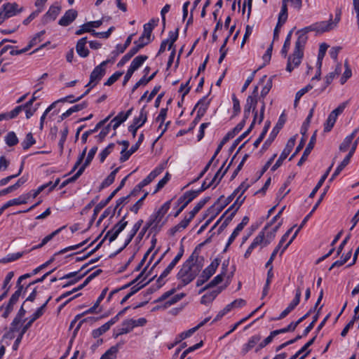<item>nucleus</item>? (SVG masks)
Listing matches in <instances>:
<instances>
[{
	"instance_id": "17",
	"label": "nucleus",
	"mask_w": 359,
	"mask_h": 359,
	"mask_svg": "<svg viewBox=\"0 0 359 359\" xmlns=\"http://www.w3.org/2000/svg\"><path fill=\"white\" fill-rule=\"evenodd\" d=\"M78 13L76 10L69 9L60 19L58 24L63 27L69 25L76 18Z\"/></svg>"
},
{
	"instance_id": "19",
	"label": "nucleus",
	"mask_w": 359,
	"mask_h": 359,
	"mask_svg": "<svg viewBox=\"0 0 359 359\" xmlns=\"http://www.w3.org/2000/svg\"><path fill=\"white\" fill-rule=\"evenodd\" d=\"M61 11L60 6L57 4L52 5L43 17L44 22L55 20Z\"/></svg>"
},
{
	"instance_id": "62",
	"label": "nucleus",
	"mask_w": 359,
	"mask_h": 359,
	"mask_svg": "<svg viewBox=\"0 0 359 359\" xmlns=\"http://www.w3.org/2000/svg\"><path fill=\"white\" fill-rule=\"evenodd\" d=\"M246 304L245 300L243 299H237L232 302L231 303L226 305V307L229 308V311L234 308H240L243 307Z\"/></svg>"
},
{
	"instance_id": "24",
	"label": "nucleus",
	"mask_w": 359,
	"mask_h": 359,
	"mask_svg": "<svg viewBox=\"0 0 359 359\" xmlns=\"http://www.w3.org/2000/svg\"><path fill=\"white\" fill-rule=\"evenodd\" d=\"M198 196V192L194 191H189L184 194L183 196L180 197L177 200V203H182V206L186 208L187 205L191 203L195 198Z\"/></svg>"
},
{
	"instance_id": "28",
	"label": "nucleus",
	"mask_w": 359,
	"mask_h": 359,
	"mask_svg": "<svg viewBox=\"0 0 359 359\" xmlns=\"http://www.w3.org/2000/svg\"><path fill=\"white\" fill-rule=\"evenodd\" d=\"M298 35V38L295 42V46L294 50L297 52L304 53V49L305 45L308 40L307 35L304 34H297Z\"/></svg>"
},
{
	"instance_id": "54",
	"label": "nucleus",
	"mask_w": 359,
	"mask_h": 359,
	"mask_svg": "<svg viewBox=\"0 0 359 359\" xmlns=\"http://www.w3.org/2000/svg\"><path fill=\"white\" fill-rule=\"evenodd\" d=\"M109 329L110 328L109 327V325H107L106 323H104L99 328L93 330L92 331V336L95 339L98 338L99 337H100L101 335H102L103 334L107 332Z\"/></svg>"
},
{
	"instance_id": "49",
	"label": "nucleus",
	"mask_w": 359,
	"mask_h": 359,
	"mask_svg": "<svg viewBox=\"0 0 359 359\" xmlns=\"http://www.w3.org/2000/svg\"><path fill=\"white\" fill-rule=\"evenodd\" d=\"M24 164H25V162L24 161H22L21 163V165H20V169H19V171L17 174H15V175H9L5 178H3L0 180V187H3L6 184H7L11 180L17 177L18 176H19L21 172H22V170H23V168H24Z\"/></svg>"
},
{
	"instance_id": "15",
	"label": "nucleus",
	"mask_w": 359,
	"mask_h": 359,
	"mask_svg": "<svg viewBox=\"0 0 359 359\" xmlns=\"http://www.w3.org/2000/svg\"><path fill=\"white\" fill-rule=\"evenodd\" d=\"M328 45H327L325 43H323L320 45L319 47V51L318 54V60H317V66L318 68V70L317 71V73L315 76L312 78L311 81H314L315 79L319 80L320 76V68L323 63V57L325 55L326 51L328 48Z\"/></svg>"
},
{
	"instance_id": "11",
	"label": "nucleus",
	"mask_w": 359,
	"mask_h": 359,
	"mask_svg": "<svg viewBox=\"0 0 359 359\" xmlns=\"http://www.w3.org/2000/svg\"><path fill=\"white\" fill-rule=\"evenodd\" d=\"M264 232L260 231L259 233V234L254 238L252 243L250 244V245L247 249V250L244 255L245 258H248L250 257V255H251L252 250L257 245L262 244V243H264V246H266L268 244H269L270 240L269 241L266 240L265 241H264Z\"/></svg>"
},
{
	"instance_id": "12",
	"label": "nucleus",
	"mask_w": 359,
	"mask_h": 359,
	"mask_svg": "<svg viewBox=\"0 0 359 359\" xmlns=\"http://www.w3.org/2000/svg\"><path fill=\"white\" fill-rule=\"evenodd\" d=\"M171 200L168 201L159 208V210L154 215H151L150 219L157 226L164 215L168 212L170 208Z\"/></svg>"
},
{
	"instance_id": "22",
	"label": "nucleus",
	"mask_w": 359,
	"mask_h": 359,
	"mask_svg": "<svg viewBox=\"0 0 359 359\" xmlns=\"http://www.w3.org/2000/svg\"><path fill=\"white\" fill-rule=\"evenodd\" d=\"M261 339H262V336L259 334L252 336L249 339L248 343H246L245 344L243 345V346L242 348V353L243 354L247 353L250 350L253 348L257 344H259Z\"/></svg>"
},
{
	"instance_id": "41",
	"label": "nucleus",
	"mask_w": 359,
	"mask_h": 359,
	"mask_svg": "<svg viewBox=\"0 0 359 359\" xmlns=\"http://www.w3.org/2000/svg\"><path fill=\"white\" fill-rule=\"evenodd\" d=\"M287 5H282L277 24L283 26L287 20Z\"/></svg>"
},
{
	"instance_id": "3",
	"label": "nucleus",
	"mask_w": 359,
	"mask_h": 359,
	"mask_svg": "<svg viewBox=\"0 0 359 359\" xmlns=\"http://www.w3.org/2000/svg\"><path fill=\"white\" fill-rule=\"evenodd\" d=\"M22 11V8H18V5L16 3L4 4L0 8V24L4 22L6 19L15 15Z\"/></svg>"
},
{
	"instance_id": "1",
	"label": "nucleus",
	"mask_w": 359,
	"mask_h": 359,
	"mask_svg": "<svg viewBox=\"0 0 359 359\" xmlns=\"http://www.w3.org/2000/svg\"><path fill=\"white\" fill-rule=\"evenodd\" d=\"M203 257L199 256L196 249L194 250L177 274V278L182 282V285H178V289L195 279L203 267Z\"/></svg>"
},
{
	"instance_id": "9",
	"label": "nucleus",
	"mask_w": 359,
	"mask_h": 359,
	"mask_svg": "<svg viewBox=\"0 0 359 359\" xmlns=\"http://www.w3.org/2000/svg\"><path fill=\"white\" fill-rule=\"evenodd\" d=\"M50 299V297H49L46 302L41 306L38 309L33 313L32 316L30 320L22 327V334H25V332L27 331V330L32 326V323L36 320L38 318H39L45 311V309L46 308L47 304L48 303L49 300Z\"/></svg>"
},
{
	"instance_id": "27",
	"label": "nucleus",
	"mask_w": 359,
	"mask_h": 359,
	"mask_svg": "<svg viewBox=\"0 0 359 359\" xmlns=\"http://www.w3.org/2000/svg\"><path fill=\"white\" fill-rule=\"evenodd\" d=\"M158 19H151L149 22L144 25V31L141 36L147 37L148 39H151V32L153 29L157 26Z\"/></svg>"
},
{
	"instance_id": "18",
	"label": "nucleus",
	"mask_w": 359,
	"mask_h": 359,
	"mask_svg": "<svg viewBox=\"0 0 359 359\" xmlns=\"http://www.w3.org/2000/svg\"><path fill=\"white\" fill-rule=\"evenodd\" d=\"M316 133L317 131H315L313 135L311 137L309 144H307L305 150L304 151V153L301 158L297 163L298 166H301L304 163V161L307 159L309 155L310 154L311 151L313 149L316 142Z\"/></svg>"
},
{
	"instance_id": "42",
	"label": "nucleus",
	"mask_w": 359,
	"mask_h": 359,
	"mask_svg": "<svg viewBox=\"0 0 359 359\" xmlns=\"http://www.w3.org/2000/svg\"><path fill=\"white\" fill-rule=\"evenodd\" d=\"M257 104V98L254 97H248L244 109H248L250 111L252 110L253 114L255 115V112H257L256 111Z\"/></svg>"
},
{
	"instance_id": "5",
	"label": "nucleus",
	"mask_w": 359,
	"mask_h": 359,
	"mask_svg": "<svg viewBox=\"0 0 359 359\" xmlns=\"http://www.w3.org/2000/svg\"><path fill=\"white\" fill-rule=\"evenodd\" d=\"M183 254L184 247L183 245H181L177 255L175 256V257L172 259V261L168 264V266L165 269V270L161 273V274L158 277L157 280L158 288H160L164 284L163 281V278H165L170 274V273L172 271V270L174 269V267L182 257Z\"/></svg>"
},
{
	"instance_id": "50",
	"label": "nucleus",
	"mask_w": 359,
	"mask_h": 359,
	"mask_svg": "<svg viewBox=\"0 0 359 359\" xmlns=\"http://www.w3.org/2000/svg\"><path fill=\"white\" fill-rule=\"evenodd\" d=\"M5 142L9 147H13L18 143V138L14 132H9L5 137Z\"/></svg>"
},
{
	"instance_id": "32",
	"label": "nucleus",
	"mask_w": 359,
	"mask_h": 359,
	"mask_svg": "<svg viewBox=\"0 0 359 359\" xmlns=\"http://www.w3.org/2000/svg\"><path fill=\"white\" fill-rule=\"evenodd\" d=\"M351 157L348 155L344 158V160L341 162V163L337 166L333 174L332 175L329 182H332L339 173L343 170V169L349 163Z\"/></svg>"
},
{
	"instance_id": "34",
	"label": "nucleus",
	"mask_w": 359,
	"mask_h": 359,
	"mask_svg": "<svg viewBox=\"0 0 359 359\" xmlns=\"http://www.w3.org/2000/svg\"><path fill=\"white\" fill-rule=\"evenodd\" d=\"M121 345L117 344L115 346H111L109 349H108L100 359H114L116 357V354L118 351L119 347Z\"/></svg>"
},
{
	"instance_id": "33",
	"label": "nucleus",
	"mask_w": 359,
	"mask_h": 359,
	"mask_svg": "<svg viewBox=\"0 0 359 359\" xmlns=\"http://www.w3.org/2000/svg\"><path fill=\"white\" fill-rule=\"evenodd\" d=\"M224 162L222 167L217 170V172L215 173V176L212 179V182L215 184V187L220 182L222 177L224 176L226 172H227L228 169L229 168L231 163L229 164V165L224 169V171H222V169L225 165Z\"/></svg>"
},
{
	"instance_id": "63",
	"label": "nucleus",
	"mask_w": 359,
	"mask_h": 359,
	"mask_svg": "<svg viewBox=\"0 0 359 359\" xmlns=\"http://www.w3.org/2000/svg\"><path fill=\"white\" fill-rule=\"evenodd\" d=\"M123 75L122 72H116L104 83V86H111Z\"/></svg>"
},
{
	"instance_id": "61",
	"label": "nucleus",
	"mask_w": 359,
	"mask_h": 359,
	"mask_svg": "<svg viewBox=\"0 0 359 359\" xmlns=\"http://www.w3.org/2000/svg\"><path fill=\"white\" fill-rule=\"evenodd\" d=\"M83 174V169H79V170L76 172V173L72 176V177L65 180L61 184L60 189H62L65 187L69 183L73 182L76 181L81 175Z\"/></svg>"
},
{
	"instance_id": "31",
	"label": "nucleus",
	"mask_w": 359,
	"mask_h": 359,
	"mask_svg": "<svg viewBox=\"0 0 359 359\" xmlns=\"http://www.w3.org/2000/svg\"><path fill=\"white\" fill-rule=\"evenodd\" d=\"M189 223L190 221L187 219V216H185L183 220L169 230L170 234L174 236L177 232L184 230Z\"/></svg>"
},
{
	"instance_id": "40",
	"label": "nucleus",
	"mask_w": 359,
	"mask_h": 359,
	"mask_svg": "<svg viewBox=\"0 0 359 359\" xmlns=\"http://www.w3.org/2000/svg\"><path fill=\"white\" fill-rule=\"evenodd\" d=\"M97 151V147H93L90 149L84 163L80 167L79 169H83V172L85 170L86 168L88 166L91 161H93Z\"/></svg>"
},
{
	"instance_id": "44",
	"label": "nucleus",
	"mask_w": 359,
	"mask_h": 359,
	"mask_svg": "<svg viewBox=\"0 0 359 359\" xmlns=\"http://www.w3.org/2000/svg\"><path fill=\"white\" fill-rule=\"evenodd\" d=\"M126 119L123 116V111H121L109 123H111V127L116 130L122 123L126 121Z\"/></svg>"
},
{
	"instance_id": "35",
	"label": "nucleus",
	"mask_w": 359,
	"mask_h": 359,
	"mask_svg": "<svg viewBox=\"0 0 359 359\" xmlns=\"http://www.w3.org/2000/svg\"><path fill=\"white\" fill-rule=\"evenodd\" d=\"M114 197V195L110 194V195L103 201H101L94 208L93 210V217L95 218L97 215V214L101 211L102 208H104Z\"/></svg>"
},
{
	"instance_id": "64",
	"label": "nucleus",
	"mask_w": 359,
	"mask_h": 359,
	"mask_svg": "<svg viewBox=\"0 0 359 359\" xmlns=\"http://www.w3.org/2000/svg\"><path fill=\"white\" fill-rule=\"evenodd\" d=\"M170 177V174L168 172H167L165 174V175L158 182V184L156 185V189L154 191V194H156L161 189H162L167 184V182L169 181Z\"/></svg>"
},
{
	"instance_id": "20",
	"label": "nucleus",
	"mask_w": 359,
	"mask_h": 359,
	"mask_svg": "<svg viewBox=\"0 0 359 359\" xmlns=\"http://www.w3.org/2000/svg\"><path fill=\"white\" fill-rule=\"evenodd\" d=\"M79 271L71 272V273H67V274L63 276L62 277L60 278H59L60 280L70 279L62 287H68L69 285H74V284L76 283L78 281H79L88 273V271H86L84 273H83L82 275L76 277V275L79 273Z\"/></svg>"
},
{
	"instance_id": "6",
	"label": "nucleus",
	"mask_w": 359,
	"mask_h": 359,
	"mask_svg": "<svg viewBox=\"0 0 359 359\" xmlns=\"http://www.w3.org/2000/svg\"><path fill=\"white\" fill-rule=\"evenodd\" d=\"M295 143V139L294 137H291L287 142L285 147L283 151L280 154L278 159L276 161V163L272 166L271 170L275 171L278 169L283 163V161L287 157V156L291 152L294 145Z\"/></svg>"
},
{
	"instance_id": "36",
	"label": "nucleus",
	"mask_w": 359,
	"mask_h": 359,
	"mask_svg": "<svg viewBox=\"0 0 359 359\" xmlns=\"http://www.w3.org/2000/svg\"><path fill=\"white\" fill-rule=\"evenodd\" d=\"M295 27H294L293 29H292L287 34V36H286V39L285 40V42H284V44L283 46V48L280 50V53L282 55V56H283L284 57H286L287 55V53H288V50L290 49V41H291V38H292V32H293V30L294 29Z\"/></svg>"
},
{
	"instance_id": "52",
	"label": "nucleus",
	"mask_w": 359,
	"mask_h": 359,
	"mask_svg": "<svg viewBox=\"0 0 359 359\" xmlns=\"http://www.w3.org/2000/svg\"><path fill=\"white\" fill-rule=\"evenodd\" d=\"M127 215L123 216V217L116 224L114 227L111 229L113 231H115L116 233L119 234L127 226L128 222L126 221Z\"/></svg>"
},
{
	"instance_id": "30",
	"label": "nucleus",
	"mask_w": 359,
	"mask_h": 359,
	"mask_svg": "<svg viewBox=\"0 0 359 359\" xmlns=\"http://www.w3.org/2000/svg\"><path fill=\"white\" fill-rule=\"evenodd\" d=\"M222 290L218 288L217 290H212L210 292H208L204 294L201 297V303L202 304H208L212 302L215 297L221 292Z\"/></svg>"
},
{
	"instance_id": "29",
	"label": "nucleus",
	"mask_w": 359,
	"mask_h": 359,
	"mask_svg": "<svg viewBox=\"0 0 359 359\" xmlns=\"http://www.w3.org/2000/svg\"><path fill=\"white\" fill-rule=\"evenodd\" d=\"M147 59H148V57L147 55H138L133 60L129 68L130 69H132L133 71L135 72L143 65V63Z\"/></svg>"
},
{
	"instance_id": "55",
	"label": "nucleus",
	"mask_w": 359,
	"mask_h": 359,
	"mask_svg": "<svg viewBox=\"0 0 359 359\" xmlns=\"http://www.w3.org/2000/svg\"><path fill=\"white\" fill-rule=\"evenodd\" d=\"M111 127V123H109L104 127H102V129L100 132V133L95 137L97 139L99 142H102L106 136L109 134Z\"/></svg>"
},
{
	"instance_id": "23",
	"label": "nucleus",
	"mask_w": 359,
	"mask_h": 359,
	"mask_svg": "<svg viewBox=\"0 0 359 359\" xmlns=\"http://www.w3.org/2000/svg\"><path fill=\"white\" fill-rule=\"evenodd\" d=\"M134 323L133 319L123 320L121 323V327L118 329V333L116 334L115 337L130 332L133 328H135Z\"/></svg>"
},
{
	"instance_id": "47",
	"label": "nucleus",
	"mask_w": 359,
	"mask_h": 359,
	"mask_svg": "<svg viewBox=\"0 0 359 359\" xmlns=\"http://www.w3.org/2000/svg\"><path fill=\"white\" fill-rule=\"evenodd\" d=\"M298 325H299V322H297V321L292 322L286 327H284V328H282L280 330H273V334H283V333H285L287 332L294 331L296 329V327L298 326Z\"/></svg>"
},
{
	"instance_id": "25",
	"label": "nucleus",
	"mask_w": 359,
	"mask_h": 359,
	"mask_svg": "<svg viewBox=\"0 0 359 359\" xmlns=\"http://www.w3.org/2000/svg\"><path fill=\"white\" fill-rule=\"evenodd\" d=\"M28 200H29L28 195H21L18 198H13L12 200L8 201V202H6L4 205H3L1 206V208L4 211L6 209L8 208L11 206L25 204L27 203Z\"/></svg>"
},
{
	"instance_id": "60",
	"label": "nucleus",
	"mask_w": 359,
	"mask_h": 359,
	"mask_svg": "<svg viewBox=\"0 0 359 359\" xmlns=\"http://www.w3.org/2000/svg\"><path fill=\"white\" fill-rule=\"evenodd\" d=\"M24 252H17L9 254L6 257L3 258L0 262L2 263H8L15 261L23 255Z\"/></svg>"
},
{
	"instance_id": "57",
	"label": "nucleus",
	"mask_w": 359,
	"mask_h": 359,
	"mask_svg": "<svg viewBox=\"0 0 359 359\" xmlns=\"http://www.w3.org/2000/svg\"><path fill=\"white\" fill-rule=\"evenodd\" d=\"M278 334H273V331L270 333V335L267 337L264 340L262 341H259V344H258L257 347L255 349L256 352H258L262 348H264L266 346L269 344L272 341L273 337L277 336Z\"/></svg>"
},
{
	"instance_id": "59",
	"label": "nucleus",
	"mask_w": 359,
	"mask_h": 359,
	"mask_svg": "<svg viewBox=\"0 0 359 359\" xmlns=\"http://www.w3.org/2000/svg\"><path fill=\"white\" fill-rule=\"evenodd\" d=\"M323 306H321L319 309L318 310L316 314L313 316L312 322L305 328V330L303 332V336H306L311 330L313 328L315 323L318 320L320 311L321 310Z\"/></svg>"
},
{
	"instance_id": "39",
	"label": "nucleus",
	"mask_w": 359,
	"mask_h": 359,
	"mask_svg": "<svg viewBox=\"0 0 359 359\" xmlns=\"http://www.w3.org/2000/svg\"><path fill=\"white\" fill-rule=\"evenodd\" d=\"M315 211H313V210H311V211L304 217V219H303V221L302 222V224L300 225V226L299 227V229L295 231V233H294V235L292 236V237L291 238V239L290 240V241L285 245V246L283 248L282 251H281V254L287 248V247L292 243V242L293 241V240L295 238V237L297 236L299 229L306 224V222L308 221V219L310 218V217L313 215V213Z\"/></svg>"
},
{
	"instance_id": "53",
	"label": "nucleus",
	"mask_w": 359,
	"mask_h": 359,
	"mask_svg": "<svg viewBox=\"0 0 359 359\" xmlns=\"http://www.w3.org/2000/svg\"><path fill=\"white\" fill-rule=\"evenodd\" d=\"M69 130L68 127L65 126V128L61 131V137L58 143L60 147V152L62 154L63 153L64 145L68 135Z\"/></svg>"
},
{
	"instance_id": "4",
	"label": "nucleus",
	"mask_w": 359,
	"mask_h": 359,
	"mask_svg": "<svg viewBox=\"0 0 359 359\" xmlns=\"http://www.w3.org/2000/svg\"><path fill=\"white\" fill-rule=\"evenodd\" d=\"M347 103V102H342L335 109L331 111L324 123V132L327 133L332 129L338 116L344 111Z\"/></svg>"
},
{
	"instance_id": "8",
	"label": "nucleus",
	"mask_w": 359,
	"mask_h": 359,
	"mask_svg": "<svg viewBox=\"0 0 359 359\" xmlns=\"http://www.w3.org/2000/svg\"><path fill=\"white\" fill-rule=\"evenodd\" d=\"M304 53L294 50L292 54L287 58L286 71L291 72L294 68L297 67L303 58Z\"/></svg>"
},
{
	"instance_id": "13",
	"label": "nucleus",
	"mask_w": 359,
	"mask_h": 359,
	"mask_svg": "<svg viewBox=\"0 0 359 359\" xmlns=\"http://www.w3.org/2000/svg\"><path fill=\"white\" fill-rule=\"evenodd\" d=\"M286 121L285 116L282 114L278 121V123H276V126L273 128V131L271 132L270 137L266 141L264 142L263 145V149L266 148L268 146L271 144V143L273 142L274 137L276 136L279 130L283 128V125L285 124Z\"/></svg>"
},
{
	"instance_id": "43",
	"label": "nucleus",
	"mask_w": 359,
	"mask_h": 359,
	"mask_svg": "<svg viewBox=\"0 0 359 359\" xmlns=\"http://www.w3.org/2000/svg\"><path fill=\"white\" fill-rule=\"evenodd\" d=\"M351 255H352V252H351V250H350L344 256H341V257L339 260L334 262L331 265L329 270L331 271L334 267H339V266H341L342 265H344L351 258Z\"/></svg>"
},
{
	"instance_id": "7",
	"label": "nucleus",
	"mask_w": 359,
	"mask_h": 359,
	"mask_svg": "<svg viewBox=\"0 0 359 359\" xmlns=\"http://www.w3.org/2000/svg\"><path fill=\"white\" fill-rule=\"evenodd\" d=\"M236 195L233 192L228 198H224V196H221L217 201L208 208V212L213 213L215 209H217L216 215H218L232 200Z\"/></svg>"
},
{
	"instance_id": "48",
	"label": "nucleus",
	"mask_w": 359,
	"mask_h": 359,
	"mask_svg": "<svg viewBox=\"0 0 359 359\" xmlns=\"http://www.w3.org/2000/svg\"><path fill=\"white\" fill-rule=\"evenodd\" d=\"M151 39H148L147 37L144 36H140L137 41H134V44L135 45L134 48L139 51L140 49L143 48L145 46L149 44L151 42Z\"/></svg>"
},
{
	"instance_id": "26",
	"label": "nucleus",
	"mask_w": 359,
	"mask_h": 359,
	"mask_svg": "<svg viewBox=\"0 0 359 359\" xmlns=\"http://www.w3.org/2000/svg\"><path fill=\"white\" fill-rule=\"evenodd\" d=\"M87 43V37L80 39L76 43V50L77 53L82 57H86L89 54V50L86 47Z\"/></svg>"
},
{
	"instance_id": "38",
	"label": "nucleus",
	"mask_w": 359,
	"mask_h": 359,
	"mask_svg": "<svg viewBox=\"0 0 359 359\" xmlns=\"http://www.w3.org/2000/svg\"><path fill=\"white\" fill-rule=\"evenodd\" d=\"M138 51L134 47L123 56L121 60L118 62L117 66L121 67L123 66L128 61H129Z\"/></svg>"
},
{
	"instance_id": "2",
	"label": "nucleus",
	"mask_w": 359,
	"mask_h": 359,
	"mask_svg": "<svg viewBox=\"0 0 359 359\" xmlns=\"http://www.w3.org/2000/svg\"><path fill=\"white\" fill-rule=\"evenodd\" d=\"M114 58L106 60L96 66L90 75V81L86 87L94 88L97 83L102 79L106 73V66L108 63H113Z\"/></svg>"
},
{
	"instance_id": "16",
	"label": "nucleus",
	"mask_w": 359,
	"mask_h": 359,
	"mask_svg": "<svg viewBox=\"0 0 359 359\" xmlns=\"http://www.w3.org/2000/svg\"><path fill=\"white\" fill-rule=\"evenodd\" d=\"M315 24L316 32L318 33H323L329 32L334 29V23H333L332 15H330L328 21H320Z\"/></svg>"
},
{
	"instance_id": "51",
	"label": "nucleus",
	"mask_w": 359,
	"mask_h": 359,
	"mask_svg": "<svg viewBox=\"0 0 359 359\" xmlns=\"http://www.w3.org/2000/svg\"><path fill=\"white\" fill-rule=\"evenodd\" d=\"M136 147H131L129 150L126 149V148H123V149L121 151V157H120V161L121 162H125L130 156L135 152Z\"/></svg>"
},
{
	"instance_id": "14",
	"label": "nucleus",
	"mask_w": 359,
	"mask_h": 359,
	"mask_svg": "<svg viewBox=\"0 0 359 359\" xmlns=\"http://www.w3.org/2000/svg\"><path fill=\"white\" fill-rule=\"evenodd\" d=\"M165 169L163 164L159 165L149 175L138 184V188L144 187L150 184Z\"/></svg>"
},
{
	"instance_id": "56",
	"label": "nucleus",
	"mask_w": 359,
	"mask_h": 359,
	"mask_svg": "<svg viewBox=\"0 0 359 359\" xmlns=\"http://www.w3.org/2000/svg\"><path fill=\"white\" fill-rule=\"evenodd\" d=\"M115 147L114 143H110L105 149H104L100 154V160L101 163H103L107 156L112 151Z\"/></svg>"
},
{
	"instance_id": "58",
	"label": "nucleus",
	"mask_w": 359,
	"mask_h": 359,
	"mask_svg": "<svg viewBox=\"0 0 359 359\" xmlns=\"http://www.w3.org/2000/svg\"><path fill=\"white\" fill-rule=\"evenodd\" d=\"M344 67L345 71L340 79L341 84H344L346 82L347 79H349L352 75L351 69L347 61H345Z\"/></svg>"
},
{
	"instance_id": "21",
	"label": "nucleus",
	"mask_w": 359,
	"mask_h": 359,
	"mask_svg": "<svg viewBox=\"0 0 359 359\" xmlns=\"http://www.w3.org/2000/svg\"><path fill=\"white\" fill-rule=\"evenodd\" d=\"M219 264V260L218 259H215L211 264L206 267L202 272V278H204L206 280H209V278L215 273L216 269H217Z\"/></svg>"
},
{
	"instance_id": "46",
	"label": "nucleus",
	"mask_w": 359,
	"mask_h": 359,
	"mask_svg": "<svg viewBox=\"0 0 359 359\" xmlns=\"http://www.w3.org/2000/svg\"><path fill=\"white\" fill-rule=\"evenodd\" d=\"M36 143V140L34 138L32 133H29L27 134L25 140L22 142V147L23 149L27 150L30 147L34 145Z\"/></svg>"
},
{
	"instance_id": "10",
	"label": "nucleus",
	"mask_w": 359,
	"mask_h": 359,
	"mask_svg": "<svg viewBox=\"0 0 359 359\" xmlns=\"http://www.w3.org/2000/svg\"><path fill=\"white\" fill-rule=\"evenodd\" d=\"M302 295V291L299 288H297L295 293L294 299L290 302L288 306L281 312L279 317L276 320H281L285 318L294 308L299 304L300 298Z\"/></svg>"
},
{
	"instance_id": "37",
	"label": "nucleus",
	"mask_w": 359,
	"mask_h": 359,
	"mask_svg": "<svg viewBox=\"0 0 359 359\" xmlns=\"http://www.w3.org/2000/svg\"><path fill=\"white\" fill-rule=\"evenodd\" d=\"M341 65L337 64L335 67L334 71L332 72H330L325 77V83L327 84V86L330 84L332 83V81H333V79L336 76H338L341 74Z\"/></svg>"
},
{
	"instance_id": "45",
	"label": "nucleus",
	"mask_w": 359,
	"mask_h": 359,
	"mask_svg": "<svg viewBox=\"0 0 359 359\" xmlns=\"http://www.w3.org/2000/svg\"><path fill=\"white\" fill-rule=\"evenodd\" d=\"M45 30H42L39 32H38L29 42L28 45L26 46L27 48H28V50L31 49L34 46L39 43L42 39V36L45 34Z\"/></svg>"
}]
</instances>
